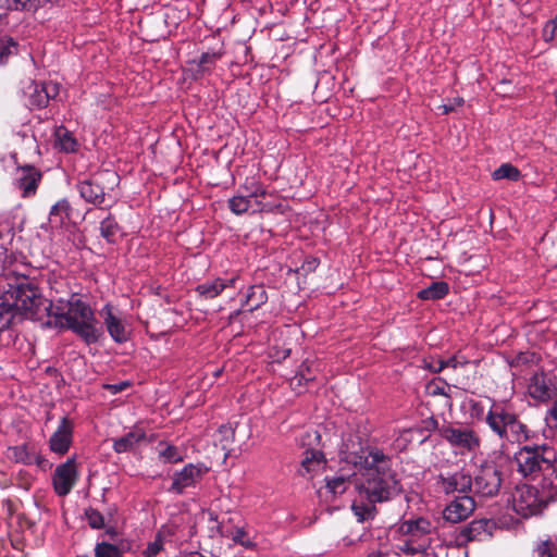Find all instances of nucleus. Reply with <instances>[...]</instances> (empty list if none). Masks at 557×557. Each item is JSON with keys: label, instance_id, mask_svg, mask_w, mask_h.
I'll return each instance as SVG.
<instances>
[{"label": "nucleus", "instance_id": "09e8293b", "mask_svg": "<svg viewBox=\"0 0 557 557\" xmlns=\"http://www.w3.org/2000/svg\"><path fill=\"white\" fill-rule=\"evenodd\" d=\"M42 86L45 88V91H47L48 94V101L50 99H54L57 97V95L59 94V86L58 84H54V83H42Z\"/></svg>", "mask_w": 557, "mask_h": 557}, {"label": "nucleus", "instance_id": "f704fd0d", "mask_svg": "<svg viewBox=\"0 0 557 557\" xmlns=\"http://www.w3.org/2000/svg\"><path fill=\"white\" fill-rule=\"evenodd\" d=\"M529 388L531 396L534 398L544 400L550 396L549 388L544 384V382L541 383L536 375L533 377V383Z\"/></svg>", "mask_w": 557, "mask_h": 557}, {"label": "nucleus", "instance_id": "8fccbe9b", "mask_svg": "<svg viewBox=\"0 0 557 557\" xmlns=\"http://www.w3.org/2000/svg\"><path fill=\"white\" fill-rule=\"evenodd\" d=\"M546 421L554 428H557V399L554 401L553 406L548 410V414L546 417Z\"/></svg>", "mask_w": 557, "mask_h": 557}, {"label": "nucleus", "instance_id": "2eb2a0df", "mask_svg": "<svg viewBox=\"0 0 557 557\" xmlns=\"http://www.w3.org/2000/svg\"><path fill=\"white\" fill-rule=\"evenodd\" d=\"M72 436L73 423L69 418L63 417L58 429L49 440L50 449L59 455L66 454L72 444Z\"/></svg>", "mask_w": 557, "mask_h": 557}, {"label": "nucleus", "instance_id": "a878e982", "mask_svg": "<svg viewBox=\"0 0 557 557\" xmlns=\"http://www.w3.org/2000/svg\"><path fill=\"white\" fill-rule=\"evenodd\" d=\"M34 449L29 448L28 445H20L9 447L7 450L8 459L23 465H32L33 463Z\"/></svg>", "mask_w": 557, "mask_h": 557}, {"label": "nucleus", "instance_id": "f3484780", "mask_svg": "<svg viewBox=\"0 0 557 557\" xmlns=\"http://www.w3.org/2000/svg\"><path fill=\"white\" fill-rule=\"evenodd\" d=\"M103 322L112 339L116 343H125L129 338V332L123 321L113 314L112 307L106 305L101 311Z\"/></svg>", "mask_w": 557, "mask_h": 557}, {"label": "nucleus", "instance_id": "2f4dec72", "mask_svg": "<svg viewBox=\"0 0 557 557\" xmlns=\"http://www.w3.org/2000/svg\"><path fill=\"white\" fill-rule=\"evenodd\" d=\"M55 138L60 146V148L66 152H72L75 150L76 140L73 137L72 133L64 126H60L55 129Z\"/></svg>", "mask_w": 557, "mask_h": 557}, {"label": "nucleus", "instance_id": "4d7b16f0", "mask_svg": "<svg viewBox=\"0 0 557 557\" xmlns=\"http://www.w3.org/2000/svg\"><path fill=\"white\" fill-rule=\"evenodd\" d=\"M307 369H310L313 372V374L315 375V370L313 369V363L312 362L305 361L299 367V370H304L305 374L308 375V370Z\"/></svg>", "mask_w": 557, "mask_h": 557}, {"label": "nucleus", "instance_id": "393cba45", "mask_svg": "<svg viewBox=\"0 0 557 557\" xmlns=\"http://www.w3.org/2000/svg\"><path fill=\"white\" fill-rule=\"evenodd\" d=\"M431 522L425 518H418L414 520H407L403 522L400 530L404 534L412 536L429 534L431 532Z\"/></svg>", "mask_w": 557, "mask_h": 557}, {"label": "nucleus", "instance_id": "58836bf2", "mask_svg": "<svg viewBox=\"0 0 557 557\" xmlns=\"http://www.w3.org/2000/svg\"><path fill=\"white\" fill-rule=\"evenodd\" d=\"M321 442V435L317 430L307 431L300 438L301 446H308V448H314L319 446Z\"/></svg>", "mask_w": 557, "mask_h": 557}, {"label": "nucleus", "instance_id": "de8ad7c7", "mask_svg": "<svg viewBox=\"0 0 557 557\" xmlns=\"http://www.w3.org/2000/svg\"><path fill=\"white\" fill-rule=\"evenodd\" d=\"M556 26H553L549 22H547L543 28V38L545 41H552L556 36Z\"/></svg>", "mask_w": 557, "mask_h": 557}, {"label": "nucleus", "instance_id": "39448f33", "mask_svg": "<svg viewBox=\"0 0 557 557\" xmlns=\"http://www.w3.org/2000/svg\"><path fill=\"white\" fill-rule=\"evenodd\" d=\"M485 420L492 431L507 442L520 444L530 437L528 426L518 419L517 414L502 406L494 405Z\"/></svg>", "mask_w": 557, "mask_h": 557}, {"label": "nucleus", "instance_id": "052dcab7", "mask_svg": "<svg viewBox=\"0 0 557 557\" xmlns=\"http://www.w3.org/2000/svg\"><path fill=\"white\" fill-rule=\"evenodd\" d=\"M174 450L172 446H168L164 451L161 453V456L165 459L170 460V458L173 456Z\"/></svg>", "mask_w": 557, "mask_h": 557}, {"label": "nucleus", "instance_id": "a19ab883", "mask_svg": "<svg viewBox=\"0 0 557 557\" xmlns=\"http://www.w3.org/2000/svg\"><path fill=\"white\" fill-rule=\"evenodd\" d=\"M399 549L410 556H414L417 554L423 553L426 550V544L419 543L417 545L413 544L412 541H406Z\"/></svg>", "mask_w": 557, "mask_h": 557}, {"label": "nucleus", "instance_id": "680f3d73", "mask_svg": "<svg viewBox=\"0 0 557 557\" xmlns=\"http://www.w3.org/2000/svg\"><path fill=\"white\" fill-rule=\"evenodd\" d=\"M317 264H318L317 259H312L310 261H307L306 264L302 265V269H305V267L307 265L308 270H313V269H315Z\"/></svg>", "mask_w": 557, "mask_h": 557}, {"label": "nucleus", "instance_id": "5fc2aeb1", "mask_svg": "<svg viewBox=\"0 0 557 557\" xmlns=\"http://www.w3.org/2000/svg\"><path fill=\"white\" fill-rule=\"evenodd\" d=\"M129 384L127 382H121L119 384H109L106 385L108 389H110L112 393H119L123 391L125 387H127Z\"/></svg>", "mask_w": 557, "mask_h": 557}, {"label": "nucleus", "instance_id": "c85d7f7f", "mask_svg": "<svg viewBox=\"0 0 557 557\" xmlns=\"http://www.w3.org/2000/svg\"><path fill=\"white\" fill-rule=\"evenodd\" d=\"M121 227L113 216H108L100 223V234L110 244L116 242Z\"/></svg>", "mask_w": 557, "mask_h": 557}, {"label": "nucleus", "instance_id": "864d4df0", "mask_svg": "<svg viewBox=\"0 0 557 557\" xmlns=\"http://www.w3.org/2000/svg\"><path fill=\"white\" fill-rule=\"evenodd\" d=\"M1 7L8 10H21V0H2Z\"/></svg>", "mask_w": 557, "mask_h": 557}, {"label": "nucleus", "instance_id": "412c9836", "mask_svg": "<svg viewBox=\"0 0 557 557\" xmlns=\"http://www.w3.org/2000/svg\"><path fill=\"white\" fill-rule=\"evenodd\" d=\"M305 455L298 470L301 476L315 472L325 462L324 454L315 448H307Z\"/></svg>", "mask_w": 557, "mask_h": 557}, {"label": "nucleus", "instance_id": "20e7f679", "mask_svg": "<svg viewBox=\"0 0 557 557\" xmlns=\"http://www.w3.org/2000/svg\"><path fill=\"white\" fill-rule=\"evenodd\" d=\"M344 454L347 461L364 469L360 479H368L370 473H395L391 469V459L380 449L371 448L359 434H349L344 441Z\"/></svg>", "mask_w": 557, "mask_h": 557}, {"label": "nucleus", "instance_id": "cd10ccee", "mask_svg": "<svg viewBox=\"0 0 557 557\" xmlns=\"http://www.w3.org/2000/svg\"><path fill=\"white\" fill-rule=\"evenodd\" d=\"M533 554L536 557H557V536H546L537 541Z\"/></svg>", "mask_w": 557, "mask_h": 557}, {"label": "nucleus", "instance_id": "7c9ffc66", "mask_svg": "<svg viewBox=\"0 0 557 557\" xmlns=\"http://www.w3.org/2000/svg\"><path fill=\"white\" fill-rule=\"evenodd\" d=\"M228 285L222 278H216L212 282L203 283L197 286V292L207 299L214 298Z\"/></svg>", "mask_w": 557, "mask_h": 557}, {"label": "nucleus", "instance_id": "a18cd8bd", "mask_svg": "<svg viewBox=\"0 0 557 557\" xmlns=\"http://www.w3.org/2000/svg\"><path fill=\"white\" fill-rule=\"evenodd\" d=\"M245 535H246L245 531L243 529L238 528V529H236V532L233 535V541L235 543H239L240 545H243L245 547H253L255 544L251 541H249V540L245 541V537H244Z\"/></svg>", "mask_w": 557, "mask_h": 557}, {"label": "nucleus", "instance_id": "0eeeda50", "mask_svg": "<svg viewBox=\"0 0 557 557\" xmlns=\"http://www.w3.org/2000/svg\"><path fill=\"white\" fill-rule=\"evenodd\" d=\"M549 451L546 446H523L515 456L518 471L523 476L535 479L540 472H549L552 462L545 453Z\"/></svg>", "mask_w": 557, "mask_h": 557}, {"label": "nucleus", "instance_id": "f03ea898", "mask_svg": "<svg viewBox=\"0 0 557 557\" xmlns=\"http://www.w3.org/2000/svg\"><path fill=\"white\" fill-rule=\"evenodd\" d=\"M47 314L40 321L42 325L72 330L87 344L98 342L101 332L95 326L97 321L89 305L74 295L67 300L53 302L47 299Z\"/></svg>", "mask_w": 557, "mask_h": 557}, {"label": "nucleus", "instance_id": "aec40b11", "mask_svg": "<svg viewBox=\"0 0 557 557\" xmlns=\"http://www.w3.org/2000/svg\"><path fill=\"white\" fill-rule=\"evenodd\" d=\"M146 440V433L141 428H135L127 434L116 438L113 448L116 453H125L132 450L136 444Z\"/></svg>", "mask_w": 557, "mask_h": 557}, {"label": "nucleus", "instance_id": "5701e85b", "mask_svg": "<svg viewBox=\"0 0 557 557\" xmlns=\"http://www.w3.org/2000/svg\"><path fill=\"white\" fill-rule=\"evenodd\" d=\"M235 440V430L227 424L221 425L213 434V443L215 446H220L225 453V458L228 456L231 446Z\"/></svg>", "mask_w": 557, "mask_h": 557}, {"label": "nucleus", "instance_id": "338daca9", "mask_svg": "<svg viewBox=\"0 0 557 557\" xmlns=\"http://www.w3.org/2000/svg\"><path fill=\"white\" fill-rule=\"evenodd\" d=\"M368 557H380V556H379V555H376V554H371V555H369Z\"/></svg>", "mask_w": 557, "mask_h": 557}, {"label": "nucleus", "instance_id": "9b49d317", "mask_svg": "<svg viewBox=\"0 0 557 557\" xmlns=\"http://www.w3.org/2000/svg\"><path fill=\"white\" fill-rule=\"evenodd\" d=\"M75 459L70 458L57 467L53 474V487L59 496L67 495L76 482Z\"/></svg>", "mask_w": 557, "mask_h": 557}, {"label": "nucleus", "instance_id": "13d9d810", "mask_svg": "<svg viewBox=\"0 0 557 557\" xmlns=\"http://www.w3.org/2000/svg\"><path fill=\"white\" fill-rule=\"evenodd\" d=\"M445 368H447L446 363H445V360H437L436 361V366L432 367V371L437 373V372H441Z\"/></svg>", "mask_w": 557, "mask_h": 557}, {"label": "nucleus", "instance_id": "72a5a7b5", "mask_svg": "<svg viewBox=\"0 0 557 557\" xmlns=\"http://www.w3.org/2000/svg\"><path fill=\"white\" fill-rule=\"evenodd\" d=\"M96 557H123L122 552L113 544L102 542L98 543L95 548Z\"/></svg>", "mask_w": 557, "mask_h": 557}, {"label": "nucleus", "instance_id": "f257e3e1", "mask_svg": "<svg viewBox=\"0 0 557 557\" xmlns=\"http://www.w3.org/2000/svg\"><path fill=\"white\" fill-rule=\"evenodd\" d=\"M47 298L38 285L26 276H7L0 280V329H9L17 319L42 321Z\"/></svg>", "mask_w": 557, "mask_h": 557}, {"label": "nucleus", "instance_id": "4468645a", "mask_svg": "<svg viewBox=\"0 0 557 557\" xmlns=\"http://www.w3.org/2000/svg\"><path fill=\"white\" fill-rule=\"evenodd\" d=\"M267 191L263 188H258L256 191L251 193L249 196H234L228 200L230 209L235 214H242L250 209L252 212L264 211L268 210L269 207L263 205L259 197H264Z\"/></svg>", "mask_w": 557, "mask_h": 557}, {"label": "nucleus", "instance_id": "37998d69", "mask_svg": "<svg viewBox=\"0 0 557 557\" xmlns=\"http://www.w3.org/2000/svg\"><path fill=\"white\" fill-rule=\"evenodd\" d=\"M162 549V532H158L154 542L150 543L144 552L145 557H154Z\"/></svg>", "mask_w": 557, "mask_h": 557}, {"label": "nucleus", "instance_id": "bf43d9fd", "mask_svg": "<svg viewBox=\"0 0 557 557\" xmlns=\"http://www.w3.org/2000/svg\"><path fill=\"white\" fill-rule=\"evenodd\" d=\"M445 363H446V367H451L454 369H456L459 364L456 357L448 358L447 360H445Z\"/></svg>", "mask_w": 557, "mask_h": 557}, {"label": "nucleus", "instance_id": "9d476101", "mask_svg": "<svg viewBox=\"0 0 557 557\" xmlns=\"http://www.w3.org/2000/svg\"><path fill=\"white\" fill-rule=\"evenodd\" d=\"M440 434L453 446L459 448L473 450L480 445L479 437L474 431L469 429H454L449 425H443L440 429Z\"/></svg>", "mask_w": 557, "mask_h": 557}, {"label": "nucleus", "instance_id": "7ed1b4c3", "mask_svg": "<svg viewBox=\"0 0 557 557\" xmlns=\"http://www.w3.org/2000/svg\"><path fill=\"white\" fill-rule=\"evenodd\" d=\"M358 493L351 504V510L358 522L373 520L377 515L376 503H383L400 491L396 473H370L368 479H355L351 482Z\"/></svg>", "mask_w": 557, "mask_h": 557}, {"label": "nucleus", "instance_id": "c9c22d12", "mask_svg": "<svg viewBox=\"0 0 557 557\" xmlns=\"http://www.w3.org/2000/svg\"><path fill=\"white\" fill-rule=\"evenodd\" d=\"M350 482L348 479L344 476H336L330 480H326L325 488L327 492L333 495L343 494L347 488V483Z\"/></svg>", "mask_w": 557, "mask_h": 557}, {"label": "nucleus", "instance_id": "1a4fd4ad", "mask_svg": "<svg viewBox=\"0 0 557 557\" xmlns=\"http://www.w3.org/2000/svg\"><path fill=\"white\" fill-rule=\"evenodd\" d=\"M104 178L113 184L119 181L116 173L110 171L79 181L77 188L81 197L92 205H101L104 201L106 195V187L101 185Z\"/></svg>", "mask_w": 557, "mask_h": 557}, {"label": "nucleus", "instance_id": "dca6fc26", "mask_svg": "<svg viewBox=\"0 0 557 557\" xmlns=\"http://www.w3.org/2000/svg\"><path fill=\"white\" fill-rule=\"evenodd\" d=\"M208 472L203 465L188 463L182 470H176V493H182L185 488L195 486Z\"/></svg>", "mask_w": 557, "mask_h": 557}, {"label": "nucleus", "instance_id": "e433bc0d", "mask_svg": "<svg viewBox=\"0 0 557 557\" xmlns=\"http://www.w3.org/2000/svg\"><path fill=\"white\" fill-rule=\"evenodd\" d=\"M308 370V375L305 374L304 370H298L294 377L290 380V386L294 391L297 393H301L300 387L302 386V383L311 382L315 379V375L310 369Z\"/></svg>", "mask_w": 557, "mask_h": 557}, {"label": "nucleus", "instance_id": "774afa93", "mask_svg": "<svg viewBox=\"0 0 557 557\" xmlns=\"http://www.w3.org/2000/svg\"><path fill=\"white\" fill-rule=\"evenodd\" d=\"M228 282L230 284H233L235 282V278H231Z\"/></svg>", "mask_w": 557, "mask_h": 557}, {"label": "nucleus", "instance_id": "473e14b6", "mask_svg": "<svg viewBox=\"0 0 557 557\" xmlns=\"http://www.w3.org/2000/svg\"><path fill=\"white\" fill-rule=\"evenodd\" d=\"M492 176L496 181L507 178L509 181L517 182L520 178L521 173L512 164L505 163V164H502L498 169H496L493 172Z\"/></svg>", "mask_w": 557, "mask_h": 557}, {"label": "nucleus", "instance_id": "4c0bfd02", "mask_svg": "<svg viewBox=\"0 0 557 557\" xmlns=\"http://www.w3.org/2000/svg\"><path fill=\"white\" fill-rule=\"evenodd\" d=\"M17 53V42L12 38L7 39L5 44L0 46V63H7L8 59Z\"/></svg>", "mask_w": 557, "mask_h": 557}, {"label": "nucleus", "instance_id": "6e6552de", "mask_svg": "<svg viewBox=\"0 0 557 557\" xmlns=\"http://www.w3.org/2000/svg\"><path fill=\"white\" fill-rule=\"evenodd\" d=\"M502 471L494 463L480 467L472 481L473 492L481 497H494L502 486Z\"/></svg>", "mask_w": 557, "mask_h": 557}, {"label": "nucleus", "instance_id": "603ef678", "mask_svg": "<svg viewBox=\"0 0 557 557\" xmlns=\"http://www.w3.org/2000/svg\"><path fill=\"white\" fill-rule=\"evenodd\" d=\"M424 429L429 432H432V431H435V430H438L440 431V426H438V422L435 418L431 417L429 419H426L424 422Z\"/></svg>", "mask_w": 557, "mask_h": 557}, {"label": "nucleus", "instance_id": "bb28decb", "mask_svg": "<svg viewBox=\"0 0 557 557\" xmlns=\"http://www.w3.org/2000/svg\"><path fill=\"white\" fill-rule=\"evenodd\" d=\"M448 294V284L444 281L432 283L426 288L418 293V297L423 300H436L445 297Z\"/></svg>", "mask_w": 557, "mask_h": 557}, {"label": "nucleus", "instance_id": "423d86ee", "mask_svg": "<svg viewBox=\"0 0 557 557\" xmlns=\"http://www.w3.org/2000/svg\"><path fill=\"white\" fill-rule=\"evenodd\" d=\"M552 499V493L545 491L544 485L542 486V491H540L533 485L523 484L516 487L513 493V508L517 513L528 518L541 513Z\"/></svg>", "mask_w": 557, "mask_h": 557}, {"label": "nucleus", "instance_id": "c03bdc74", "mask_svg": "<svg viewBox=\"0 0 557 557\" xmlns=\"http://www.w3.org/2000/svg\"><path fill=\"white\" fill-rule=\"evenodd\" d=\"M219 58L218 53H202L198 66L201 71H208L210 65Z\"/></svg>", "mask_w": 557, "mask_h": 557}, {"label": "nucleus", "instance_id": "f8f14e48", "mask_svg": "<svg viewBox=\"0 0 557 557\" xmlns=\"http://www.w3.org/2000/svg\"><path fill=\"white\" fill-rule=\"evenodd\" d=\"M474 508L475 503L471 496H458L445 507L443 518L448 522L458 523L467 519L473 512Z\"/></svg>", "mask_w": 557, "mask_h": 557}, {"label": "nucleus", "instance_id": "c756f323", "mask_svg": "<svg viewBox=\"0 0 557 557\" xmlns=\"http://www.w3.org/2000/svg\"><path fill=\"white\" fill-rule=\"evenodd\" d=\"M268 299L267 292L263 285H253L249 288L246 296V304L250 307L249 310H256L263 305Z\"/></svg>", "mask_w": 557, "mask_h": 557}, {"label": "nucleus", "instance_id": "e2e57ef3", "mask_svg": "<svg viewBox=\"0 0 557 557\" xmlns=\"http://www.w3.org/2000/svg\"><path fill=\"white\" fill-rule=\"evenodd\" d=\"M432 395H444V396H448L445 392V388L444 387H440V386H436L433 391H432Z\"/></svg>", "mask_w": 557, "mask_h": 557}, {"label": "nucleus", "instance_id": "b1692460", "mask_svg": "<svg viewBox=\"0 0 557 557\" xmlns=\"http://www.w3.org/2000/svg\"><path fill=\"white\" fill-rule=\"evenodd\" d=\"M29 97V106L45 108L48 104V94L45 91L42 83L30 82L25 89Z\"/></svg>", "mask_w": 557, "mask_h": 557}, {"label": "nucleus", "instance_id": "69168bd1", "mask_svg": "<svg viewBox=\"0 0 557 557\" xmlns=\"http://www.w3.org/2000/svg\"><path fill=\"white\" fill-rule=\"evenodd\" d=\"M195 404L183 400L182 406L193 407Z\"/></svg>", "mask_w": 557, "mask_h": 557}, {"label": "nucleus", "instance_id": "79ce46f5", "mask_svg": "<svg viewBox=\"0 0 557 557\" xmlns=\"http://www.w3.org/2000/svg\"><path fill=\"white\" fill-rule=\"evenodd\" d=\"M195 451V445L190 444L189 441H186V443H182L181 451H178V448L176 447V462L183 461L185 458H188Z\"/></svg>", "mask_w": 557, "mask_h": 557}, {"label": "nucleus", "instance_id": "0e129e2a", "mask_svg": "<svg viewBox=\"0 0 557 557\" xmlns=\"http://www.w3.org/2000/svg\"><path fill=\"white\" fill-rule=\"evenodd\" d=\"M553 26H556V29H557V14H556V17L548 21Z\"/></svg>", "mask_w": 557, "mask_h": 557}, {"label": "nucleus", "instance_id": "a211bd4d", "mask_svg": "<svg viewBox=\"0 0 557 557\" xmlns=\"http://www.w3.org/2000/svg\"><path fill=\"white\" fill-rule=\"evenodd\" d=\"M438 481L441 482L443 491L446 494H451L455 492L466 494L472 491L471 475L462 471L455 472L448 476L440 474Z\"/></svg>", "mask_w": 557, "mask_h": 557}, {"label": "nucleus", "instance_id": "6ab92c4d", "mask_svg": "<svg viewBox=\"0 0 557 557\" xmlns=\"http://www.w3.org/2000/svg\"><path fill=\"white\" fill-rule=\"evenodd\" d=\"M18 172L20 175L16 177V185L22 190L23 197L34 195L41 180V173L32 165L21 168Z\"/></svg>", "mask_w": 557, "mask_h": 557}, {"label": "nucleus", "instance_id": "3c124183", "mask_svg": "<svg viewBox=\"0 0 557 557\" xmlns=\"http://www.w3.org/2000/svg\"><path fill=\"white\" fill-rule=\"evenodd\" d=\"M272 349V357H274L277 361L286 359L290 354V348H278L277 346H273Z\"/></svg>", "mask_w": 557, "mask_h": 557}, {"label": "nucleus", "instance_id": "6e6d98bb", "mask_svg": "<svg viewBox=\"0 0 557 557\" xmlns=\"http://www.w3.org/2000/svg\"><path fill=\"white\" fill-rule=\"evenodd\" d=\"M33 462L37 463V466L40 468H45L48 465V461L40 455H37L35 450L33 456Z\"/></svg>", "mask_w": 557, "mask_h": 557}, {"label": "nucleus", "instance_id": "ea45409f", "mask_svg": "<svg viewBox=\"0 0 557 557\" xmlns=\"http://www.w3.org/2000/svg\"><path fill=\"white\" fill-rule=\"evenodd\" d=\"M86 518H87L88 524L92 529H101L104 525L103 516L97 509H94V508L87 509Z\"/></svg>", "mask_w": 557, "mask_h": 557}, {"label": "nucleus", "instance_id": "4be33fe9", "mask_svg": "<svg viewBox=\"0 0 557 557\" xmlns=\"http://www.w3.org/2000/svg\"><path fill=\"white\" fill-rule=\"evenodd\" d=\"M72 207L67 199H61L54 203L49 212V221L54 225H63L71 220Z\"/></svg>", "mask_w": 557, "mask_h": 557}, {"label": "nucleus", "instance_id": "49530a36", "mask_svg": "<svg viewBox=\"0 0 557 557\" xmlns=\"http://www.w3.org/2000/svg\"><path fill=\"white\" fill-rule=\"evenodd\" d=\"M462 104H463V99L458 97V98H455L454 101L450 103L440 106L438 109H442L443 114H448V113L455 111L456 107H460Z\"/></svg>", "mask_w": 557, "mask_h": 557}, {"label": "nucleus", "instance_id": "ddd939ff", "mask_svg": "<svg viewBox=\"0 0 557 557\" xmlns=\"http://www.w3.org/2000/svg\"><path fill=\"white\" fill-rule=\"evenodd\" d=\"M496 529V522L492 519L473 520L460 530L458 540L461 543L482 541L483 536L491 537Z\"/></svg>", "mask_w": 557, "mask_h": 557}]
</instances>
